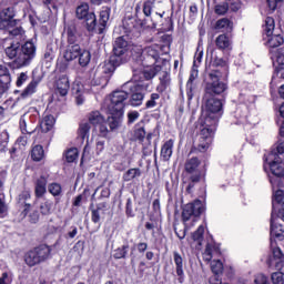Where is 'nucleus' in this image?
<instances>
[{
  "instance_id": "6ab92c4d",
  "label": "nucleus",
  "mask_w": 284,
  "mask_h": 284,
  "mask_svg": "<svg viewBox=\"0 0 284 284\" xmlns=\"http://www.w3.org/2000/svg\"><path fill=\"white\" fill-rule=\"evenodd\" d=\"M122 28L124 30L125 37H129L132 39V36L139 33L138 18H134V17L124 18L122 21Z\"/></svg>"
},
{
  "instance_id": "c03bdc74",
  "label": "nucleus",
  "mask_w": 284,
  "mask_h": 284,
  "mask_svg": "<svg viewBox=\"0 0 284 284\" xmlns=\"http://www.w3.org/2000/svg\"><path fill=\"white\" fill-rule=\"evenodd\" d=\"M90 130H92V125L89 122L80 123L78 129V136L82 141L90 139Z\"/></svg>"
},
{
  "instance_id": "e433bc0d",
  "label": "nucleus",
  "mask_w": 284,
  "mask_h": 284,
  "mask_svg": "<svg viewBox=\"0 0 284 284\" xmlns=\"http://www.w3.org/2000/svg\"><path fill=\"white\" fill-rule=\"evenodd\" d=\"M161 70H163V67L159 64H151L149 69H144L142 71V74L146 81H152V79H154V77H156Z\"/></svg>"
},
{
  "instance_id": "ea45409f",
  "label": "nucleus",
  "mask_w": 284,
  "mask_h": 284,
  "mask_svg": "<svg viewBox=\"0 0 284 284\" xmlns=\"http://www.w3.org/2000/svg\"><path fill=\"white\" fill-rule=\"evenodd\" d=\"M54 123H55L54 115L52 114L45 115L40 122V129L42 132L48 133L52 130V128H54Z\"/></svg>"
},
{
  "instance_id": "a19ab883",
  "label": "nucleus",
  "mask_w": 284,
  "mask_h": 284,
  "mask_svg": "<svg viewBox=\"0 0 284 284\" xmlns=\"http://www.w3.org/2000/svg\"><path fill=\"white\" fill-rule=\"evenodd\" d=\"M276 28V21L272 17H266L263 24V37H270V34L274 33V29Z\"/></svg>"
},
{
  "instance_id": "39448f33",
  "label": "nucleus",
  "mask_w": 284,
  "mask_h": 284,
  "mask_svg": "<svg viewBox=\"0 0 284 284\" xmlns=\"http://www.w3.org/2000/svg\"><path fill=\"white\" fill-rule=\"evenodd\" d=\"M62 39H64L67 47L63 54L67 57H74L79 54V48L85 45V36L79 31L75 23H69L64 27Z\"/></svg>"
},
{
  "instance_id": "4c0bfd02",
  "label": "nucleus",
  "mask_w": 284,
  "mask_h": 284,
  "mask_svg": "<svg viewBox=\"0 0 284 284\" xmlns=\"http://www.w3.org/2000/svg\"><path fill=\"white\" fill-rule=\"evenodd\" d=\"M130 252V244L126 242L122 246L115 248L113 251V258L115 261H121L128 258V254Z\"/></svg>"
},
{
  "instance_id": "9b49d317",
  "label": "nucleus",
  "mask_w": 284,
  "mask_h": 284,
  "mask_svg": "<svg viewBox=\"0 0 284 284\" xmlns=\"http://www.w3.org/2000/svg\"><path fill=\"white\" fill-rule=\"evenodd\" d=\"M17 17V10L14 7H7L0 11V30H10V28H17L19 20Z\"/></svg>"
},
{
  "instance_id": "5fc2aeb1",
  "label": "nucleus",
  "mask_w": 284,
  "mask_h": 284,
  "mask_svg": "<svg viewBox=\"0 0 284 284\" xmlns=\"http://www.w3.org/2000/svg\"><path fill=\"white\" fill-rule=\"evenodd\" d=\"M210 145H212V142L200 139V143L197 146H193L191 152H207V150H210Z\"/></svg>"
},
{
  "instance_id": "774afa93",
  "label": "nucleus",
  "mask_w": 284,
  "mask_h": 284,
  "mask_svg": "<svg viewBox=\"0 0 284 284\" xmlns=\"http://www.w3.org/2000/svg\"><path fill=\"white\" fill-rule=\"evenodd\" d=\"M139 116H141V113H139V111H129L126 113L128 125H132V123H134L139 119Z\"/></svg>"
},
{
  "instance_id": "1a4fd4ad",
  "label": "nucleus",
  "mask_w": 284,
  "mask_h": 284,
  "mask_svg": "<svg viewBox=\"0 0 284 284\" xmlns=\"http://www.w3.org/2000/svg\"><path fill=\"white\" fill-rule=\"evenodd\" d=\"M70 93V78L68 74H61L53 84V99L55 101L65 103L68 94Z\"/></svg>"
},
{
  "instance_id": "a211bd4d",
  "label": "nucleus",
  "mask_w": 284,
  "mask_h": 284,
  "mask_svg": "<svg viewBox=\"0 0 284 284\" xmlns=\"http://www.w3.org/2000/svg\"><path fill=\"white\" fill-rule=\"evenodd\" d=\"M159 21H163V14L160 12H155V16L151 18V23H148V19L141 20L138 18V34H141L143 30H156Z\"/></svg>"
},
{
  "instance_id": "8fccbe9b",
  "label": "nucleus",
  "mask_w": 284,
  "mask_h": 284,
  "mask_svg": "<svg viewBox=\"0 0 284 284\" xmlns=\"http://www.w3.org/2000/svg\"><path fill=\"white\" fill-rule=\"evenodd\" d=\"M53 205L54 203L51 200H45L40 204V214H42V216H50Z\"/></svg>"
},
{
  "instance_id": "bb28decb",
  "label": "nucleus",
  "mask_w": 284,
  "mask_h": 284,
  "mask_svg": "<svg viewBox=\"0 0 284 284\" xmlns=\"http://www.w3.org/2000/svg\"><path fill=\"white\" fill-rule=\"evenodd\" d=\"M264 45L267 48H281L284 43V37L281 33H273L263 37Z\"/></svg>"
},
{
  "instance_id": "9d476101",
  "label": "nucleus",
  "mask_w": 284,
  "mask_h": 284,
  "mask_svg": "<svg viewBox=\"0 0 284 284\" xmlns=\"http://www.w3.org/2000/svg\"><path fill=\"white\" fill-rule=\"evenodd\" d=\"M130 98V93L123 90H115L110 94V104L108 110L115 112H125V101Z\"/></svg>"
},
{
  "instance_id": "de8ad7c7",
  "label": "nucleus",
  "mask_w": 284,
  "mask_h": 284,
  "mask_svg": "<svg viewBox=\"0 0 284 284\" xmlns=\"http://www.w3.org/2000/svg\"><path fill=\"white\" fill-rule=\"evenodd\" d=\"M230 28H232V21L227 18L219 19L214 24V30H221L222 32L230 30Z\"/></svg>"
},
{
  "instance_id": "f03ea898",
  "label": "nucleus",
  "mask_w": 284,
  "mask_h": 284,
  "mask_svg": "<svg viewBox=\"0 0 284 284\" xmlns=\"http://www.w3.org/2000/svg\"><path fill=\"white\" fill-rule=\"evenodd\" d=\"M184 179L183 183H187L185 194H194V187L197 183H205L207 179V166L199 156H192L185 160L184 170L182 173Z\"/></svg>"
},
{
  "instance_id": "6e6552de",
  "label": "nucleus",
  "mask_w": 284,
  "mask_h": 284,
  "mask_svg": "<svg viewBox=\"0 0 284 284\" xmlns=\"http://www.w3.org/2000/svg\"><path fill=\"white\" fill-rule=\"evenodd\" d=\"M75 17L79 21H83L84 28L88 32L97 31V14L94 11H90V4L82 2L75 9Z\"/></svg>"
},
{
  "instance_id": "b1692460",
  "label": "nucleus",
  "mask_w": 284,
  "mask_h": 284,
  "mask_svg": "<svg viewBox=\"0 0 284 284\" xmlns=\"http://www.w3.org/2000/svg\"><path fill=\"white\" fill-rule=\"evenodd\" d=\"M215 47L221 52H230L232 50V38L227 33H222L215 39Z\"/></svg>"
},
{
  "instance_id": "423d86ee",
  "label": "nucleus",
  "mask_w": 284,
  "mask_h": 284,
  "mask_svg": "<svg viewBox=\"0 0 284 284\" xmlns=\"http://www.w3.org/2000/svg\"><path fill=\"white\" fill-rule=\"evenodd\" d=\"M199 199H195L193 202H190L182 206V221L187 223L192 221L196 223L201 219L203 212H205V199H207V189L206 186L200 187V193L197 194ZM202 199L203 201H201Z\"/></svg>"
},
{
  "instance_id": "680f3d73",
  "label": "nucleus",
  "mask_w": 284,
  "mask_h": 284,
  "mask_svg": "<svg viewBox=\"0 0 284 284\" xmlns=\"http://www.w3.org/2000/svg\"><path fill=\"white\" fill-rule=\"evenodd\" d=\"M275 79H281V81H284V67L276 65L274 68L272 79H271V83H274Z\"/></svg>"
},
{
  "instance_id": "0eeeda50",
  "label": "nucleus",
  "mask_w": 284,
  "mask_h": 284,
  "mask_svg": "<svg viewBox=\"0 0 284 284\" xmlns=\"http://www.w3.org/2000/svg\"><path fill=\"white\" fill-rule=\"evenodd\" d=\"M52 256V246L40 244L27 251L23 255V261L28 267H37L41 263H45Z\"/></svg>"
},
{
  "instance_id": "09e8293b",
  "label": "nucleus",
  "mask_w": 284,
  "mask_h": 284,
  "mask_svg": "<svg viewBox=\"0 0 284 284\" xmlns=\"http://www.w3.org/2000/svg\"><path fill=\"white\" fill-rule=\"evenodd\" d=\"M108 83H110V77H108V75L94 77L91 80V85H93V87L106 88Z\"/></svg>"
},
{
  "instance_id": "2eb2a0df",
  "label": "nucleus",
  "mask_w": 284,
  "mask_h": 284,
  "mask_svg": "<svg viewBox=\"0 0 284 284\" xmlns=\"http://www.w3.org/2000/svg\"><path fill=\"white\" fill-rule=\"evenodd\" d=\"M276 214H271L270 219V236L272 241H284V225L276 222ZM270 239V241H271Z\"/></svg>"
},
{
  "instance_id": "69168bd1",
  "label": "nucleus",
  "mask_w": 284,
  "mask_h": 284,
  "mask_svg": "<svg viewBox=\"0 0 284 284\" xmlns=\"http://www.w3.org/2000/svg\"><path fill=\"white\" fill-rule=\"evenodd\" d=\"M43 61H45V63H52V61H54V49H52V45H47L43 54Z\"/></svg>"
},
{
  "instance_id": "ddd939ff",
  "label": "nucleus",
  "mask_w": 284,
  "mask_h": 284,
  "mask_svg": "<svg viewBox=\"0 0 284 284\" xmlns=\"http://www.w3.org/2000/svg\"><path fill=\"white\" fill-rule=\"evenodd\" d=\"M131 92L129 103L132 108H141L143 105V99H145V93H143V84L131 83L129 85Z\"/></svg>"
},
{
  "instance_id": "f257e3e1",
  "label": "nucleus",
  "mask_w": 284,
  "mask_h": 284,
  "mask_svg": "<svg viewBox=\"0 0 284 284\" xmlns=\"http://www.w3.org/2000/svg\"><path fill=\"white\" fill-rule=\"evenodd\" d=\"M230 90L227 78H223V72L219 69H213L206 73L204 83L205 99V116L210 121H216L223 116V100L216 97H223Z\"/></svg>"
},
{
  "instance_id": "aec40b11",
  "label": "nucleus",
  "mask_w": 284,
  "mask_h": 284,
  "mask_svg": "<svg viewBox=\"0 0 284 284\" xmlns=\"http://www.w3.org/2000/svg\"><path fill=\"white\" fill-rule=\"evenodd\" d=\"M124 113L125 112L123 111L109 110L110 116H108L106 123L111 132H114V130H119V128H121V123H123Z\"/></svg>"
},
{
  "instance_id": "393cba45",
  "label": "nucleus",
  "mask_w": 284,
  "mask_h": 284,
  "mask_svg": "<svg viewBox=\"0 0 284 284\" xmlns=\"http://www.w3.org/2000/svg\"><path fill=\"white\" fill-rule=\"evenodd\" d=\"M48 192V178L41 175L34 183V196L36 199H43Z\"/></svg>"
},
{
  "instance_id": "473e14b6",
  "label": "nucleus",
  "mask_w": 284,
  "mask_h": 284,
  "mask_svg": "<svg viewBox=\"0 0 284 284\" xmlns=\"http://www.w3.org/2000/svg\"><path fill=\"white\" fill-rule=\"evenodd\" d=\"M159 84L156 85V92L159 94H163L166 92L168 88H170V84L172 83V79L170 78V73L164 71L162 77L159 78Z\"/></svg>"
},
{
  "instance_id": "7c9ffc66",
  "label": "nucleus",
  "mask_w": 284,
  "mask_h": 284,
  "mask_svg": "<svg viewBox=\"0 0 284 284\" xmlns=\"http://www.w3.org/2000/svg\"><path fill=\"white\" fill-rule=\"evenodd\" d=\"M174 150V140L170 139L166 142H164L161 146L160 156L163 159V161H168L169 159H172Z\"/></svg>"
},
{
  "instance_id": "052dcab7",
  "label": "nucleus",
  "mask_w": 284,
  "mask_h": 284,
  "mask_svg": "<svg viewBox=\"0 0 284 284\" xmlns=\"http://www.w3.org/2000/svg\"><path fill=\"white\" fill-rule=\"evenodd\" d=\"M278 114L280 118L282 119L278 128V136L284 139V102H282L278 106Z\"/></svg>"
},
{
  "instance_id": "5701e85b",
  "label": "nucleus",
  "mask_w": 284,
  "mask_h": 284,
  "mask_svg": "<svg viewBox=\"0 0 284 284\" xmlns=\"http://www.w3.org/2000/svg\"><path fill=\"white\" fill-rule=\"evenodd\" d=\"M159 59H161V53L159 50H156L154 47H149L142 63L144 68H150L151 65H156V63H159Z\"/></svg>"
},
{
  "instance_id": "412c9836",
  "label": "nucleus",
  "mask_w": 284,
  "mask_h": 284,
  "mask_svg": "<svg viewBox=\"0 0 284 284\" xmlns=\"http://www.w3.org/2000/svg\"><path fill=\"white\" fill-rule=\"evenodd\" d=\"M90 210L92 223H94V225H101V214H105V212H108L109 204L108 202H100L95 205V209L90 206Z\"/></svg>"
},
{
  "instance_id": "7ed1b4c3",
  "label": "nucleus",
  "mask_w": 284,
  "mask_h": 284,
  "mask_svg": "<svg viewBox=\"0 0 284 284\" xmlns=\"http://www.w3.org/2000/svg\"><path fill=\"white\" fill-rule=\"evenodd\" d=\"M4 52L8 59L13 60L16 68H28L37 58V44L32 40L24 43L16 41L11 42Z\"/></svg>"
},
{
  "instance_id": "603ef678",
  "label": "nucleus",
  "mask_w": 284,
  "mask_h": 284,
  "mask_svg": "<svg viewBox=\"0 0 284 284\" xmlns=\"http://www.w3.org/2000/svg\"><path fill=\"white\" fill-rule=\"evenodd\" d=\"M31 199H32V194L30 193V190L24 189L18 195L17 203L18 205H26V203H28V201H30Z\"/></svg>"
},
{
  "instance_id": "37998d69",
  "label": "nucleus",
  "mask_w": 284,
  "mask_h": 284,
  "mask_svg": "<svg viewBox=\"0 0 284 284\" xmlns=\"http://www.w3.org/2000/svg\"><path fill=\"white\" fill-rule=\"evenodd\" d=\"M41 83V80L33 79L27 88L22 91L21 97L22 99H28V97H31V94H34L37 92V88Z\"/></svg>"
},
{
  "instance_id": "f704fd0d",
  "label": "nucleus",
  "mask_w": 284,
  "mask_h": 284,
  "mask_svg": "<svg viewBox=\"0 0 284 284\" xmlns=\"http://www.w3.org/2000/svg\"><path fill=\"white\" fill-rule=\"evenodd\" d=\"M88 123L93 125V128H99L101 123H105V116H103L99 111H91L88 115Z\"/></svg>"
},
{
  "instance_id": "0e129e2a",
  "label": "nucleus",
  "mask_w": 284,
  "mask_h": 284,
  "mask_svg": "<svg viewBox=\"0 0 284 284\" xmlns=\"http://www.w3.org/2000/svg\"><path fill=\"white\" fill-rule=\"evenodd\" d=\"M10 142V134L8 132L0 133V152H6L8 143Z\"/></svg>"
},
{
  "instance_id": "f8f14e48",
  "label": "nucleus",
  "mask_w": 284,
  "mask_h": 284,
  "mask_svg": "<svg viewBox=\"0 0 284 284\" xmlns=\"http://www.w3.org/2000/svg\"><path fill=\"white\" fill-rule=\"evenodd\" d=\"M128 50H130V43L125 40V36H120L113 42L111 57L122 59V62L125 63V54H128Z\"/></svg>"
},
{
  "instance_id": "c85d7f7f",
  "label": "nucleus",
  "mask_w": 284,
  "mask_h": 284,
  "mask_svg": "<svg viewBox=\"0 0 284 284\" xmlns=\"http://www.w3.org/2000/svg\"><path fill=\"white\" fill-rule=\"evenodd\" d=\"M271 251L273 255V261H275V265L281 264V266H284V254L281 247L277 246L276 240H272L270 242Z\"/></svg>"
},
{
  "instance_id": "cd10ccee",
  "label": "nucleus",
  "mask_w": 284,
  "mask_h": 284,
  "mask_svg": "<svg viewBox=\"0 0 284 284\" xmlns=\"http://www.w3.org/2000/svg\"><path fill=\"white\" fill-rule=\"evenodd\" d=\"M112 12V8L104 6L102 7V10L100 11V19H99V29L98 34H103V31L105 30V26H108V21H110V14Z\"/></svg>"
},
{
  "instance_id": "bf43d9fd",
  "label": "nucleus",
  "mask_w": 284,
  "mask_h": 284,
  "mask_svg": "<svg viewBox=\"0 0 284 284\" xmlns=\"http://www.w3.org/2000/svg\"><path fill=\"white\" fill-rule=\"evenodd\" d=\"M211 272L215 275H220L223 274V262H221V260H214L211 263Z\"/></svg>"
},
{
  "instance_id": "4be33fe9",
  "label": "nucleus",
  "mask_w": 284,
  "mask_h": 284,
  "mask_svg": "<svg viewBox=\"0 0 284 284\" xmlns=\"http://www.w3.org/2000/svg\"><path fill=\"white\" fill-rule=\"evenodd\" d=\"M173 261L175 264V273L178 276V283H185V271L183 270V256L178 251L173 252Z\"/></svg>"
},
{
  "instance_id": "2f4dec72",
  "label": "nucleus",
  "mask_w": 284,
  "mask_h": 284,
  "mask_svg": "<svg viewBox=\"0 0 284 284\" xmlns=\"http://www.w3.org/2000/svg\"><path fill=\"white\" fill-rule=\"evenodd\" d=\"M160 14H162V20H158V26H160L161 32H172L174 30V20L172 19V13L171 17L166 18H163L165 11Z\"/></svg>"
},
{
  "instance_id": "72a5a7b5",
  "label": "nucleus",
  "mask_w": 284,
  "mask_h": 284,
  "mask_svg": "<svg viewBox=\"0 0 284 284\" xmlns=\"http://www.w3.org/2000/svg\"><path fill=\"white\" fill-rule=\"evenodd\" d=\"M143 171L139 168H131L126 170L122 175V181L124 183H130V181H136V179H141Z\"/></svg>"
},
{
  "instance_id": "f3484780",
  "label": "nucleus",
  "mask_w": 284,
  "mask_h": 284,
  "mask_svg": "<svg viewBox=\"0 0 284 284\" xmlns=\"http://www.w3.org/2000/svg\"><path fill=\"white\" fill-rule=\"evenodd\" d=\"M123 59H118L114 55H110L109 60L104 61L102 65V74L111 79L112 74L116 71V68L123 65Z\"/></svg>"
},
{
  "instance_id": "58836bf2",
  "label": "nucleus",
  "mask_w": 284,
  "mask_h": 284,
  "mask_svg": "<svg viewBox=\"0 0 284 284\" xmlns=\"http://www.w3.org/2000/svg\"><path fill=\"white\" fill-rule=\"evenodd\" d=\"M275 270L277 272H274L271 274V281L273 284H284V265L275 264Z\"/></svg>"
},
{
  "instance_id": "6e6d98bb",
  "label": "nucleus",
  "mask_w": 284,
  "mask_h": 284,
  "mask_svg": "<svg viewBox=\"0 0 284 284\" xmlns=\"http://www.w3.org/2000/svg\"><path fill=\"white\" fill-rule=\"evenodd\" d=\"M160 41L162 43L161 45V50H163L164 48L168 49V51H165V54H169L170 53V48L172 47V34H163L161 38H160Z\"/></svg>"
},
{
  "instance_id": "79ce46f5",
  "label": "nucleus",
  "mask_w": 284,
  "mask_h": 284,
  "mask_svg": "<svg viewBox=\"0 0 284 284\" xmlns=\"http://www.w3.org/2000/svg\"><path fill=\"white\" fill-rule=\"evenodd\" d=\"M160 101H161V93H159L158 91L151 93L149 97V100L144 104L145 110H154V108L159 105Z\"/></svg>"
},
{
  "instance_id": "4d7b16f0",
  "label": "nucleus",
  "mask_w": 284,
  "mask_h": 284,
  "mask_svg": "<svg viewBox=\"0 0 284 284\" xmlns=\"http://www.w3.org/2000/svg\"><path fill=\"white\" fill-rule=\"evenodd\" d=\"M79 159V149L71 148L65 153V161L67 163H74Z\"/></svg>"
},
{
  "instance_id": "e2e57ef3",
  "label": "nucleus",
  "mask_w": 284,
  "mask_h": 284,
  "mask_svg": "<svg viewBox=\"0 0 284 284\" xmlns=\"http://www.w3.org/2000/svg\"><path fill=\"white\" fill-rule=\"evenodd\" d=\"M10 83H12V80H8V78L0 80V99H2L3 94H7L8 90H10Z\"/></svg>"
},
{
  "instance_id": "a18cd8bd",
  "label": "nucleus",
  "mask_w": 284,
  "mask_h": 284,
  "mask_svg": "<svg viewBox=\"0 0 284 284\" xmlns=\"http://www.w3.org/2000/svg\"><path fill=\"white\" fill-rule=\"evenodd\" d=\"M48 192L54 196V199H57V196H63V186H61L59 182L49 183Z\"/></svg>"
},
{
  "instance_id": "c756f323",
  "label": "nucleus",
  "mask_w": 284,
  "mask_h": 284,
  "mask_svg": "<svg viewBox=\"0 0 284 284\" xmlns=\"http://www.w3.org/2000/svg\"><path fill=\"white\" fill-rule=\"evenodd\" d=\"M31 161L34 163H41V161H45V150L43 145L36 144L32 146L30 151Z\"/></svg>"
},
{
  "instance_id": "864d4df0",
  "label": "nucleus",
  "mask_w": 284,
  "mask_h": 284,
  "mask_svg": "<svg viewBox=\"0 0 284 284\" xmlns=\"http://www.w3.org/2000/svg\"><path fill=\"white\" fill-rule=\"evenodd\" d=\"M203 236H205V226L200 225L191 235V239L195 243H201L203 241Z\"/></svg>"
},
{
  "instance_id": "c9c22d12",
  "label": "nucleus",
  "mask_w": 284,
  "mask_h": 284,
  "mask_svg": "<svg viewBox=\"0 0 284 284\" xmlns=\"http://www.w3.org/2000/svg\"><path fill=\"white\" fill-rule=\"evenodd\" d=\"M266 155L273 156L275 159H282L284 161V138H281L276 142L275 149H273Z\"/></svg>"
},
{
  "instance_id": "13d9d810",
  "label": "nucleus",
  "mask_w": 284,
  "mask_h": 284,
  "mask_svg": "<svg viewBox=\"0 0 284 284\" xmlns=\"http://www.w3.org/2000/svg\"><path fill=\"white\" fill-rule=\"evenodd\" d=\"M229 10H230V4L227 2H223L214 7V12L219 17H224V14H227Z\"/></svg>"
},
{
  "instance_id": "3c124183",
  "label": "nucleus",
  "mask_w": 284,
  "mask_h": 284,
  "mask_svg": "<svg viewBox=\"0 0 284 284\" xmlns=\"http://www.w3.org/2000/svg\"><path fill=\"white\" fill-rule=\"evenodd\" d=\"M156 0H145L142 6V12L144 17H152V10H154V4Z\"/></svg>"
},
{
  "instance_id": "338daca9",
  "label": "nucleus",
  "mask_w": 284,
  "mask_h": 284,
  "mask_svg": "<svg viewBox=\"0 0 284 284\" xmlns=\"http://www.w3.org/2000/svg\"><path fill=\"white\" fill-rule=\"evenodd\" d=\"M284 0H266V6L270 12H276L278 6H283Z\"/></svg>"
},
{
  "instance_id": "4468645a",
  "label": "nucleus",
  "mask_w": 284,
  "mask_h": 284,
  "mask_svg": "<svg viewBox=\"0 0 284 284\" xmlns=\"http://www.w3.org/2000/svg\"><path fill=\"white\" fill-rule=\"evenodd\" d=\"M202 125L200 139L212 143V138L214 136V132H216V128H219V122L204 118Z\"/></svg>"
},
{
  "instance_id": "49530a36",
  "label": "nucleus",
  "mask_w": 284,
  "mask_h": 284,
  "mask_svg": "<svg viewBox=\"0 0 284 284\" xmlns=\"http://www.w3.org/2000/svg\"><path fill=\"white\" fill-rule=\"evenodd\" d=\"M145 126H141V123H136L134 131H133V138L134 141H139V143H143L145 141Z\"/></svg>"
},
{
  "instance_id": "dca6fc26",
  "label": "nucleus",
  "mask_w": 284,
  "mask_h": 284,
  "mask_svg": "<svg viewBox=\"0 0 284 284\" xmlns=\"http://www.w3.org/2000/svg\"><path fill=\"white\" fill-rule=\"evenodd\" d=\"M64 59L67 61H74L75 59H79V65L81 68H88L90 65V61H92V53L88 49L79 48V52L75 55H68L63 54Z\"/></svg>"
},
{
  "instance_id": "a878e982",
  "label": "nucleus",
  "mask_w": 284,
  "mask_h": 284,
  "mask_svg": "<svg viewBox=\"0 0 284 284\" xmlns=\"http://www.w3.org/2000/svg\"><path fill=\"white\" fill-rule=\"evenodd\" d=\"M83 92H84L83 83L79 81H74L71 85V94L72 97H74L77 105H83V103H85V98H83Z\"/></svg>"
},
{
  "instance_id": "20e7f679",
  "label": "nucleus",
  "mask_w": 284,
  "mask_h": 284,
  "mask_svg": "<svg viewBox=\"0 0 284 284\" xmlns=\"http://www.w3.org/2000/svg\"><path fill=\"white\" fill-rule=\"evenodd\" d=\"M263 170L267 173L272 187H284V160L264 154Z\"/></svg>"
}]
</instances>
